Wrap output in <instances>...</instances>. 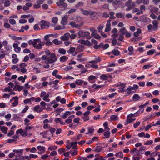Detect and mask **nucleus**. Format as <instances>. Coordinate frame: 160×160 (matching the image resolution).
<instances>
[{
	"instance_id": "62",
	"label": "nucleus",
	"mask_w": 160,
	"mask_h": 160,
	"mask_svg": "<svg viewBox=\"0 0 160 160\" xmlns=\"http://www.w3.org/2000/svg\"><path fill=\"white\" fill-rule=\"evenodd\" d=\"M104 27V25H103L99 26L97 28L98 32H101Z\"/></svg>"
},
{
	"instance_id": "2",
	"label": "nucleus",
	"mask_w": 160,
	"mask_h": 160,
	"mask_svg": "<svg viewBox=\"0 0 160 160\" xmlns=\"http://www.w3.org/2000/svg\"><path fill=\"white\" fill-rule=\"evenodd\" d=\"M16 133L17 135L20 134L23 137H30L32 135V134L31 133H28L25 130H23L22 129L17 130L16 132Z\"/></svg>"
},
{
	"instance_id": "64",
	"label": "nucleus",
	"mask_w": 160,
	"mask_h": 160,
	"mask_svg": "<svg viewBox=\"0 0 160 160\" xmlns=\"http://www.w3.org/2000/svg\"><path fill=\"white\" fill-rule=\"evenodd\" d=\"M82 137V135L79 134L76 137H74L73 140H79Z\"/></svg>"
},
{
	"instance_id": "48",
	"label": "nucleus",
	"mask_w": 160,
	"mask_h": 160,
	"mask_svg": "<svg viewBox=\"0 0 160 160\" xmlns=\"http://www.w3.org/2000/svg\"><path fill=\"white\" fill-rule=\"evenodd\" d=\"M35 87L38 89L42 88V84L40 83H38L35 84Z\"/></svg>"
},
{
	"instance_id": "20",
	"label": "nucleus",
	"mask_w": 160,
	"mask_h": 160,
	"mask_svg": "<svg viewBox=\"0 0 160 160\" xmlns=\"http://www.w3.org/2000/svg\"><path fill=\"white\" fill-rule=\"evenodd\" d=\"M13 47L14 48V50L16 52H19L21 50L20 48L18 47V45L17 43H14Z\"/></svg>"
},
{
	"instance_id": "41",
	"label": "nucleus",
	"mask_w": 160,
	"mask_h": 160,
	"mask_svg": "<svg viewBox=\"0 0 160 160\" xmlns=\"http://www.w3.org/2000/svg\"><path fill=\"white\" fill-rule=\"evenodd\" d=\"M57 147L56 146L49 145L48 147V149L50 151H52L57 149Z\"/></svg>"
},
{
	"instance_id": "14",
	"label": "nucleus",
	"mask_w": 160,
	"mask_h": 160,
	"mask_svg": "<svg viewBox=\"0 0 160 160\" xmlns=\"http://www.w3.org/2000/svg\"><path fill=\"white\" fill-rule=\"evenodd\" d=\"M111 20H108L107 23L106 25V28L105 30V32H108L111 30Z\"/></svg>"
},
{
	"instance_id": "18",
	"label": "nucleus",
	"mask_w": 160,
	"mask_h": 160,
	"mask_svg": "<svg viewBox=\"0 0 160 160\" xmlns=\"http://www.w3.org/2000/svg\"><path fill=\"white\" fill-rule=\"evenodd\" d=\"M39 38L34 39L33 40H30L28 41V43L29 45H32L33 46V47H34L35 44L38 43V42H39Z\"/></svg>"
},
{
	"instance_id": "28",
	"label": "nucleus",
	"mask_w": 160,
	"mask_h": 160,
	"mask_svg": "<svg viewBox=\"0 0 160 160\" xmlns=\"http://www.w3.org/2000/svg\"><path fill=\"white\" fill-rule=\"evenodd\" d=\"M148 30L149 32H151L154 31H156L157 29L154 28L152 24H149L148 26Z\"/></svg>"
},
{
	"instance_id": "44",
	"label": "nucleus",
	"mask_w": 160,
	"mask_h": 160,
	"mask_svg": "<svg viewBox=\"0 0 160 160\" xmlns=\"http://www.w3.org/2000/svg\"><path fill=\"white\" fill-rule=\"evenodd\" d=\"M122 86L123 87L122 91L123 92H124V88H125V84H124L123 83H121L119 82L118 83L115 84L114 86L115 87H118V86Z\"/></svg>"
},
{
	"instance_id": "4",
	"label": "nucleus",
	"mask_w": 160,
	"mask_h": 160,
	"mask_svg": "<svg viewBox=\"0 0 160 160\" xmlns=\"http://www.w3.org/2000/svg\"><path fill=\"white\" fill-rule=\"evenodd\" d=\"M138 86L136 84H134L133 86H128L126 90V91L128 94L134 93L136 92V91L138 88Z\"/></svg>"
},
{
	"instance_id": "57",
	"label": "nucleus",
	"mask_w": 160,
	"mask_h": 160,
	"mask_svg": "<svg viewBox=\"0 0 160 160\" xmlns=\"http://www.w3.org/2000/svg\"><path fill=\"white\" fill-rule=\"evenodd\" d=\"M17 71L18 72L21 71L22 73H25L27 72V70L25 68H18L17 69Z\"/></svg>"
},
{
	"instance_id": "9",
	"label": "nucleus",
	"mask_w": 160,
	"mask_h": 160,
	"mask_svg": "<svg viewBox=\"0 0 160 160\" xmlns=\"http://www.w3.org/2000/svg\"><path fill=\"white\" fill-rule=\"evenodd\" d=\"M78 42L81 44H84L90 47L92 46V44L88 40H85L83 39H79L78 40Z\"/></svg>"
},
{
	"instance_id": "23",
	"label": "nucleus",
	"mask_w": 160,
	"mask_h": 160,
	"mask_svg": "<svg viewBox=\"0 0 160 160\" xmlns=\"http://www.w3.org/2000/svg\"><path fill=\"white\" fill-rule=\"evenodd\" d=\"M71 113L70 111H67L62 115L61 117L63 119H66L68 116L70 115Z\"/></svg>"
},
{
	"instance_id": "11",
	"label": "nucleus",
	"mask_w": 160,
	"mask_h": 160,
	"mask_svg": "<svg viewBox=\"0 0 160 160\" xmlns=\"http://www.w3.org/2000/svg\"><path fill=\"white\" fill-rule=\"evenodd\" d=\"M13 101H14L12 103V106L14 107L17 106L18 104V97L17 96L13 97L10 99V102H12Z\"/></svg>"
},
{
	"instance_id": "34",
	"label": "nucleus",
	"mask_w": 160,
	"mask_h": 160,
	"mask_svg": "<svg viewBox=\"0 0 160 160\" xmlns=\"http://www.w3.org/2000/svg\"><path fill=\"white\" fill-rule=\"evenodd\" d=\"M2 2L4 3V5L5 7H8L10 4V2L8 0H2Z\"/></svg>"
},
{
	"instance_id": "15",
	"label": "nucleus",
	"mask_w": 160,
	"mask_h": 160,
	"mask_svg": "<svg viewBox=\"0 0 160 160\" xmlns=\"http://www.w3.org/2000/svg\"><path fill=\"white\" fill-rule=\"evenodd\" d=\"M2 43L4 46V49L7 51L9 50L12 48V47L8 45V42L6 40L3 41Z\"/></svg>"
},
{
	"instance_id": "54",
	"label": "nucleus",
	"mask_w": 160,
	"mask_h": 160,
	"mask_svg": "<svg viewBox=\"0 0 160 160\" xmlns=\"http://www.w3.org/2000/svg\"><path fill=\"white\" fill-rule=\"evenodd\" d=\"M65 28L64 27H61L60 25H57L54 28V29L55 30H59L63 29Z\"/></svg>"
},
{
	"instance_id": "13",
	"label": "nucleus",
	"mask_w": 160,
	"mask_h": 160,
	"mask_svg": "<svg viewBox=\"0 0 160 160\" xmlns=\"http://www.w3.org/2000/svg\"><path fill=\"white\" fill-rule=\"evenodd\" d=\"M65 1V0H59L57 2L56 4L58 6L66 8L67 6V4L64 2Z\"/></svg>"
},
{
	"instance_id": "17",
	"label": "nucleus",
	"mask_w": 160,
	"mask_h": 160,
	"mask_svg": "<svg viewBox=\"0 0 160 160\" xmlns=\"http://www.w3.org/2000/svg\"><path fill=\"white\" fill-rule=\"evenodd\" d=\"M68 16L67 15L64 16L63 17L61 21V23L62 25H64L67 23L68 22Z\"/></svg>"
},
{
	"instance_id": "55",
	"label": "nucleus",
	"mask_w": 160,
	"mask_h": 160,
	"mask_svg": "<svg viewBox=\"0 0 160 160\" xmlns=\"http://www.w3.org/2000/svg\"><path fill=\"white\" fill-rule=\"evenodd\" d=\"M83 47L82 45H80L77 48V51L78 52H81L83 51Z\"/></svg>"
},
{
	"instance_id": "60",
	"label": "nucleus",
	"mask_w": 160,
	"mask_h": 160,
	"mask_svg": "<svg viewBox=\"0 0 160 160\" xmlns=\"http://www.w3.org/2000/svg\"><path fill=\"white\" fill-rule=\"evenodd\" d=\"M58 18L57 17H54L52 19V22L53 23L56 24L57 23L58 21Z\"/></svg>"
},
{
	"instance_id": "49",
	"label": "nucleus",
	"mask_w": 160,
	"mask_h": 160,
	"mask_svg": "<svg viewBox=\"0 0 160 160\" xmlns=\"http://www.w3.org/2000/svg\"><path fill=\"white\" fill-rule=\"evenodd\" d=\"M112 52L115 55L118 56L120 54V52L118 49H115L113 50Z\"/></svg>"
},
{
	"instance_id": "19",
	"label": "nucleus",
	"mask_w": 160,
	"mask_h": 160,
	"mask_svg": "<svg viewBox=\"0 0 160 160\" xmlns=\"http://www.w3.org/2000/svg\"><path fill=\"white\" fill-rule=\"evenodd\" d=\"M75 117L74 115H72L70 116L68 118L65 120L66 123L67 124H70L72 122V119L74 118Z\"/></svg>"
},
{
	"instance_id": "56",
	"label": "nucleus",
	"mask_w": 160,
	"mask_h": 160,
	"mask_svg": "<svg viewBox=\"0 0 160 160\" xmlns=\"http://www.w3.org/2000/svg\"><path fill=\"white\" fill-rule=\"evenodd\" d=\"M110 119L112 121H115L118 119V117L115 115H112L110 117Z\"/></svg>"
},
{
	"instance_id": "39",
	"label": "nucleus",
	"mask_w": 160,
	"mask_h": 160,
	"mask_svg": "<svg viewBox=\"0 0 160 160\" xmlns=\"http://www.w3.org/2000/svg\"><path fill=\"white\" fill-rule=\"evenodd\" d=\"M106 131L104 133V136L105 138H108L109 137L110 134V132L109 131L105 130Z\"/></svg>"
},
{
	"instance_id": "1",
	"label": "nucleus",
	"mask_w": 160,
	"mask_h": 160,
	"mask_svg": "<svg viewBox=\"0 0 160 160\" xmlns=\"http://www.w3.org/2000/svg\"><path fill=\"white\" fill-rule=\"evenodd\" d=\"M80 10L82 14L83 15H90V18L94 20L98 18V13H95L92 11H88L84 10L82 8H81Z\"/></svg>"
},
{
	"instance_id": "52",
	"label": "nucleus",
	"mask_w": 160,
	"mask_h": 160,
	"mask_svg": "<svg viewBox=\"0 0 160 160\" xmlns=\"http://www.w3.org/2000/svg\"><path fill=\"white\" fill-rule=\"evenodd\" d=\"M103 127L105 130L109 131L110 129L108 126V123L107 122H105L103 124Z\"/></svg>"
},
{
	"instance_id": "38",
	"label": "nucleus",
	"mask_w": 160,
	"mask_h": 160,
	"mask_svg": "<svg viewBox=\"0 0 160 160\" xmlns=\"http://www.w3.org/2000/svg\"><path fill=\"white\" fill-rule=\"evenodd\" d=\"M68 59V57H66L65 56H62L60 58V61L61 62H64L66 60H67Z\"/></svg>"
},
{
	"instance_id": "47",
	"label": "nucleus",
	"mask_w": 160,
	"mask_h": 160,
	"mask_svg": "<svg viewBox=\"0 0 160 160\" xmlns=\"http://www.w3.org/2000/svg\"><path fill=\"white\" fill-rule=\"evenodd\" d=\"M32 129H33L34 130H35V128L34 127H32L30 126H27L25 128V130L26 132L28 133V130H30Z\"/></svg>"
},
{
	"instance_id": "7",
	"label": "nucleus",
	"mask_w": 160,
	"mask_h": 160,
	"mask_svg": "<svg viewBox=\"0 0 160 160\" xmlns=\"http://www.w3.org/2000/svg\"><path fill=\"white\" fill-rule=\"evenodd\" d=\"M50 23L44 20H42L41 22V28L42 29L44 28H48L50 25Z\"/></svg>"
},
{
	"instance_id": "10",
	"label": "nucleus",
	"mask_w": 160,
	"mask_h": 160,
	"mask_svg": "<svg viewBox=\"0 0 160 160\" xmlns=\"http://www.w3.org/2000/svg\"><path fill=\"white\" fill-rule=\"evenodd\" d=\"M83 24V22H81L80 23L77 24L75 22L73 21L71 22H69L68 25H70L72 28H79L81 27Z\"/></svg>"
},
{
	"instance_id": "26",
	"label": "nucleus",
	"mask_w": 160,
	"mask_h": 160,
	"mask_svg": "<svg viewBox=\"0 0 160 160\" xmlns=\"http://www.w3.org/2000/svg\"><path fill=\"white\" fill-rule=\"evenodd\" d=\"M95 60H92L89 62V63H91L96 64L98 62H100L101 61V59L99 57H95Z\"/></svg>"
},
{
	"instance_id": "58",
	"label": "nucleus",
	"mask_w": 160,
	"mask_h": 160,
	"mask_svg": "<svg viewBox=\"0 0 160 160\" xmlns=\"http://www.w3.org/2000/svg\"><path fill=\"white\" fill-rule=\"evenodd\" d=\"M140 10L138 8H135L132 10V12L133 13H135L136 12V14L137 15H140V14H138V12H139Z\"/></svg>"
},
{
	"instance_id": "43",
	"label": "nucleus",
	"mask_w": 160,
	"mask_h": 160,
	"mask_svg": "<svg viewBox=\"0 0 160 160\" xmlns=\"http://www.w3.org/2000/svg\"><path fill=\"white\" fill-rule=\"evenodd\" d=\"M13 139H8L7 140V142L9 143L15 141H16V139L18 138V137H17V136H13Z\"/></svg>"
},
{
	"instance_id": "63",
	"label": "nucleus",
	"mask_w": 160,
	"mask_h": 160,
	"mask_svg": "<svg viewBox=\"0 0 160 160\" xmlns=\"http://www.w3.org/2000/svg\"><path fill=\"white\" fill-rule=\"evenodd\" d=\"M84 3L83 2H79L76 5L75 7L76 8H79L83 6Z\"/></svg>"
},
{
	"instance_id": "40",
	"label": "nucleus",
	"mask_w": 160,
	"mask_h": 160,
	"mask_svg": "<svg viewBox=\"0 0 160 160\" xmlns=\"http://www.w3.org/2000/svg\"><path fill=\"white\" fill-rule=\"evenodd\" d=\"M115 156L116 157L119 158H123V154L122 152H120L116 153L115 154Z\"/></svg>"
},
{
	"instance_id": "36",
	"label": "nucleus",
	"mask_w": 160,
	"mask_h": 160,
	"mask_svg": "<svg viewBox=\"0 0 160 160\" xmlns=\"http://www.w3.org/2000/svg\"><path fill=\"white\" fill-rule=\"evenodd\" d=\"M90 31L92 32L91 35L93 37H94L97 34V30L93 28H91Z\"/></svg>"
},
{
	"instance_id": "24",
	"label": "nucleus",
	"mask_w": 160,
	"mask_h": 160,
	"mask_svg": "<svg viewBox=\"0 0 160 160\" xmlns=\"http://www.w3.org/2000/svg\"><path fill=\"white\" fill-rule=\"evenodd\" d=\"M23 151V149H13L12 150L13 152L17 153L19 156H20L22 154Z\"/></svg>"
},
{
	"instance_id": "12",
	"label": "nucleus",
	"mask_w": 160,
	"mask_h": 160,
	"mask_svg": "<svg viewBox=\"0 0 160 160\" xmlns=\"http://www.w3.org/2000/svg\"><path fill=\"white\" fill-rule=\"evenodd\" d=\"M39 42L38 43L35 44L34 47L37 49H40L42 48V46L44 45L45 43L44 42H41L40 39H39Z\"/></svg>"
},
{
	"instance_id": "25",
	"label": "nucleus",
	"mask_w": 160,
	"mask_h": 160,
	"mask_svg": "<svg viewBox=\"0 0 160 160\" xmlns=\"http://www.w3.org/2000/svg\"><path fill=\"white\" fill-rule=\"evenodd\" d=\"M37 149L40 152H38V154H41L42 153H43L45 152V148L43 146H38L37 147Z\"/></svg>"
},
{
	"instance_id": "61",
	"label": "nucleus",
	"mask_w": 160,
	"mask_h": 160,
	"mask_svg": "<svg viewBox=\"0 0 160 160\" xmlns=\"http://www.w3.org/2000/svg\"><path fill=\"white\" fill-rule=\"evenodd\" d=\"M59 53L62 54H65L66 53V51L63 48L59 49L58 51Z\"/></svg>"
},
{
	"instance_id": "59",
	"label": "nucleus",
	"mask_w": 160,
	"mask_h": 160,
	"mask_svg": "<svg viewBox=\"0 0 160 160\" xmlns=\"http://www.w3.org/2000/svg\"><path fill=\"white\" fill-rule=\"evenodd\" d=\"M27 66V65L26 64L24 63H22L19 64V67L18 68H24L26 67Z\"/></svg>"
},
{
	"instance_id": "30",
	"label": "nucleus",
	"mask_w": 160,
	"mask_h": 160,
	"mask_svg": "<svg viewBox=\"0 0 160 160\" xmlns=\"http://www.w3.org/2000/svg\"><path fill=\"white\" fill-rule=\"evenodd\" d=\"M145 10V7L144 5H142L140 7V9L139 12L138 13V14H142L143 12Z\"/></svg>"
},
{
	"instance_id": "31",
	"label": "nucleus",
	"mask_w": 160,
	"mask_h": 160,
	"mask_svg": "<svg viewBox=\"0 0 160 160\" xmlns=\"http://www.w3.org/2000/svg\"><path fill=\"white\" fill-rule=\"evenodd\" d=\"M0 130L4 134H6L8 132V129L5 126H2L0 127Z\"/></svg>"
},
{
	"instance_id": "6",
	"label": "nucleus",
	"mask_w": 160,
	"mask_h": 160,
	"mask_svg": "<svg viewBox=\"0 0 160 160\" xmlns=\"http://www.w3.org/2000/svg\"><path fill=\"white\" fill-rule=\"evenodd\" d=\"M40 96L42 98L43 100L44 101L47 102L50 101V99L48 98L49 96V95L45 92L42 91L41 92Z\"/></svg>"
},
{
	"instance_id": "37",
	"label": "nucleus",
	"mask_w": 160,
	"mask_h": 160,
	"mask_svg": "<svg viewBox=\"0 0 160 160\" xmlns=\"http://www.w3.org/2000/svg\"><path fill=\"white\" fill-rule=\"evenodd\" d=\"M152 24H153L152 25L154 27V28L157 29L158 27V21H157V20H153L152 22Z\"/></svg>"
},
{
	"instance_id": "32",
	"label": "nucleus",
	"mask_w": 160,
	"mask_h": 160,
	"mask_svg": "<svg viewBox=\"0 0 160 160\" xmlns=\"http://www.w3.org/2000/svg\"><path fill=\"white\" fill-rule=\"evenodd\" d=\"M128 50L129 52L128 53V55H132L134 53L133 48L132 46H130L128 48Z\"/></svg>"
},
{
	"instance_id": "8",
	"label": "nucleus",
	"mask_w": 160,
	"mask_h": 160,
	"mask_svg": "<svg viewBox=\"0 0 160 160\" xmlns=\"http://www.w3.org/2000/svg\"><path fill=\"white\" fill-rule=\"evenodd\" d=\"M135 114H130L128 115L127 117V119L126 120L125 124V125H128L129 123H131L132 122L135 120L136 119H133L132 117H134Z\"/></svg>"
},
{
	"instance_id": "51",
	"label": "nucleus",
	"mask_w": 160,
	"mask_h": 160,
	"mask_svg": "<svg viewBox=\"0 0 160 160\" xmlns=\"http://www.w3.org/2000/svg\"><path fill=\"white\" fill-rule=\"evenodd\" d=\"M156 52V50L155 49H152L148 51L147 52V54L148 55H152Z\"/></svg>"
},
{
	"instance_id": "50",
	"label": "nucleus",
	"mask_w": 160,
	"mask_h": 160,
	"mask_svg": "<svg viewBox=\"0 0 160 160\" xmlns=\"http://www.w3.org/2000/svg\"><path fill=\"white\" fill-rule=\"evenodd\" d=\"M83 81L81 79L76 80L75 82V83L78 85H82L83 83Z\"/></svg>"
},
{
	"instance_id": "16",
	"label": "nucleus",
	"mask_w": 160,
	"mask_h": 160,
	"mask_svg": "<svg viewBox=\"0 0 160 160\" xmlns=\"http://www.w3.org/2000/svg\"><path fill=\"white\" fill-rule=\"evenodd\" d=\"M44 109V108H42L39 105H37L34 107L33 110L37 112H39L42 111Z\"/></svg>"
},
{
	"instance_id": "21",
	"label": "nucleus",
	"mask_w": 160,
	"mask_h": 160,
	"mask_svg": "<svg viewBox=\"0 0 160 160\" xmlns=\"http://www.w3.org/2000/svg\"><path fill=\"white\" fill-rule=\"evenodd\" d=\"M69 36L70 33H65L63 36H61L60 38L62 40H67L69 39Z\"/></svg>"
},
{
	"instance_id": "22",
	"label": "nucleus",
	"mask_w": 160,
	"mask_h": 160,
	"mask_svg": "<svg viewBox=\"0 0 160 160\" xmlns=\"http://www.w3.org/2000/svg\"><path fill=\"white\" fill-rule=\"evenodd\" d=\"M12 58H13L12 62L13 64L17 63L18 61V59L17 58V55L15 54L12 55Z\"/></svg>"
},
{
	"instance_id": "29",
	"label": "nucleus",
	"mask_w": 160,
	"mask_h": 160,
	"mask_svg": "<svg viewBox=\"0 0 160 160\" xmlns=\"http://www.w3.org/2000/svg\"><path fill=\"white\" fill-rule=\"evenodd\" d=\"M96 77L94 76H91L88 78L89 81L91 83H93L95 82Z\"/></svg>"
},
{
	"instance_id": "46",
	"label": "nucleus",
	"mask_w": 160,
	"mask_h": 160,
	"mask_svg": "<svg viewBox=\"0 0 160 160\" xmlns=\"http://www.w3.org/2000/svg\"><path fill=\"white\" fill-rule=\"evenodd\" d=\"M143 111H144L143 109L139 110L138 111H137L135 113L133 114H135L134 116L137 117V116H138L139 114H140L141 113H142L143 112Z\"/></svg>"
},
{
	"instance_id": "3",
	"label": "nucleus",
	"mask_w": 160,
	"mask_h": 160,
	"mask_svg": "<svg viewBox=\"0 0 160 160\" xmlns=\"http://www.w3.org/2000/svg\"><path fill=\"white\" fill-rule=\"evenodd\" d=\"M57 59V58L55 54L54 53H52L50 57H48L46 61H45V62L47 64L52 63L56 61Z\"/></svg>"
},
{
	"instance_id": "27",
	"label": "nucleus",
	"mask_w": 160,
	"mask_h": 160,
	"mask_svg": "<svg viewBox=\"0 0 160 160\" xmlns=\"http://www.w3.org/2000/svg\"><path fill=\"white\" fill-rule=\"evenodd\" d=\"M141 98V97L137 94H135L132 97V99L134 101H139Z\"/></svg>"
},
{
	"instance_id": "33",
	"label": "nucleus",
	"mask_w": 160,
	"mask_h": 160,
	"mask_svg": "<svg viewBox=\"0 0 160 160\" xmlns=\"http://www.w3.org/2000/svg\"><path fill=\"white\" fill-rule=\"evenodd\" d=\"M88 132L87 133V134L92 133L94 132V130L93 127L92 126L88 127Z\"/></svg>"
},
{
	"instance_id": "42",
	"label": "nucleus",
	"mask_w": 160,
	"mask_h": 160,
	"mask_svg": "<svg viewBox=\"0 0 160 160\" xmlns=\"http://www.w3.org/2000/svg\"><path fill=\"white\" fill-rule=\"evenodd\" d=\"M20 118H21L20 117L16 114L13 115V119L14 120L18 121L19 120Z\"/></svg>"
},
{
	"instance_id": "5",
	"label": "nucleus",
	"mask_w": 160,
	"mask_h": 160,
	"mask_svg": "<svg viewBox=\"0 0 160 160\" xmlns=\"http://www.w3.org/2000/svg\"><path fill=\"white\" fill-rule=\"evenodd\" d=\"M90 34V33L88 31L83 32L82 31H81L78 32V35L79 36L86 37L87 39H88L91 38Z\"/></svg>"
},
{
	"instance_id": "45",
	"label": "nucleus",
	"mask_w": 160,
	"mask_h": 160,
	"mask_svg": "<svg viewBox=\"0 0 160 160\" xmlns=\"http://www.w3.org/2000/svg\"><path fill=\"white\" fill-rule=\"evenodd\" d=\"M141 33V30L140 28H138L136 32H135L134 33V36L135 37H137Z\"/></svg>"
},
{
	"instance_id": "35",
	"label": "nucleus",
	"mask_w": 160,
	"mask_h": 160,
	"mask_svg": "<svg viewBox=\"0 0 160 160\" xmlns=\"http://www.w3.org/2000/svg\"><path fill=\"white\" fill-rule=\"evenodd\" d=\"M116 17L118 18H122L124 19L125 18V16L124 14H122L121 13H117L116 14Z\"/></svg>"
},
{
	"instance_id": "53",
	"label": "nucleus",
	"mask_w": 160,
	"mask_h": 160,
	"mask_svg": "<svg viewBox=\"0 0 160 160\" xmlns=\"http://www.w3.org/2000/svg\"><path fill=\"white\" fill-rule=\"evenodd\" d=\"M108 76L105 74H102L100 77V79L103 80H105L108 79Z\"/></svg>"
}]
</instances>
